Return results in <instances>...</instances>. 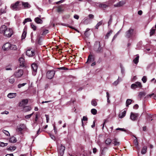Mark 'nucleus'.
<instances>
[{"mask_svg":"<svg viewBox=\"0 0 156 156\" xmlns=\"http://www.w3.org/2000/svg\"><path fill=\"white\" fill-rule=\"evenodd\" d=\"M32 21L29 18H27L23 22V23L24 25L27 22H31Z\"/></svg>","mask_w":156,"mask_h":156,"instance_id":"obj_36","label":"nucleus"},{"mask_svg":"<svg viewBox=\"0 0 156 156\" xmlns=\"http://www.w3.org/2000/svg\"><path fill=\"white\" fill-rule=\"evenodd\" d=\"M54 132L55 133H57V129L55 125L54 126Z\"/></svg>","mask_w":156,"mask_h":156,"instance_id":"obj_59","label":"nucleus"},{"mask_svg":"<svg viewBox=\"0 0 156 156\" xmlns=\"http://www.w3.org/2000/svg\"><path fill=\"white\" fill-rule=\"evenodd\" d=\"M142 87L141 83L139 82H137L132 84L131 86V88L133 89H135L136 88H141Z\"/></svg>","mask_w":156,"mask_h":156,"instance_id":"obj_6","label":"nucleus"},{"mask_svg":"<svg viewBox=\"0 0 156 156\" xmlns=\"http://www.w3.org/2000/svg\"><path fill=\"white\" fill-rule=\"evenodd\" d=\"M147 147L146 146H144L143 147L142 150L141 151V153L142 154H144L146 153L147 152Z\"/></svg>","mask_w":156,"mask_h":156,"instance_id":"obj_29","label":"nucleus"},{"mask_svg":"<svg viewBox=\"0 0 156 156\" xmlns=\"http://www.w3.org/2000/svg\"><path fill=\"white\" fill-rule=\"evenodd\" d=\"M91 112L93 114L95 115L97 114V111L96 109L93 108L91 109Z\"/></svg>","mask_w":156,"mask_h":156,"instance_id":"obj_38","label":"nucleus"},{"mask_svg":"<svg viewBox=\"0 0 156 156\" xmlns=\"http://www.w3.org/2000/svg\"><path fill=\"white\" fill-rule=\"evenodd\" d=\"M116 130H120L122 131H126V130L123 128H117L116 129Z\"/></svg>","mask_w":156,"mask_h":156,"instance_id":"obj_53","label":"nucleus"},{"mask_svg":"<svg viewBox=\"0 0 156 156\" xmlns=\"http://www.w3.org/2000/svg\"><path fill=\"white\" fill-rule=\"evenodd\" d=\"M9 83L11 84H13L15 81V79L14 78L11 77L9 78Z\"/></svg>","mask_w":156,"mask_h":156,"instance_id":"obj_34","label":"nucleus"},{"mask_svg":"<svg viewBox=\"0 0 156 156\" xmlns=\"http://www.w3.org/2000/svg\"><path fill=\"white\" fill-rule=\"evenodd\" d=\"M18 47L17 46L14 44H11L9 42L5 43L3 45L2 49L4 51H8L11 50H16Z\"/></svg>","mask_w":156,"mask_h":156,"instance_id":"obj_2","label":"nucleus"},{"mask_svg":"<svg viewBox=\"0 0 156 156\" xmlns=\"http://www.w3.org/2000/svg\"><path fill=\"white\" fill-rule=\"evenodd\" d=\"M45 116L46 119V122L47 123L48 122L49 120V116L48 115H45Z\"/></svg>","mask_w":156,"mask_h":156,"instance_id":"obj_52","label":"nucleus"},{"mask_svg":"<svg viewBox=\"0 0 156 156\" xmlns=\"http://www.w3.org/2000/svg\"><path fill=\"white\" fill-rule=\"evenodd\" d=\"M138 13L139 15H141L142 13V12L141 10H140L138 11Z\"/></svg>","mask_w":156,"mask_h":156,"instance_id":"obj_62","label":"nucleus"},{"mask_svg":"<svg viewBox=\"0 0 156 156\" xmlns=\"http://www.w3.org/2000/svg\"><path fill=\"white\" fill-rule=\"evenodd\" d=\"M9 141L11 143H14L16 142V140L15 137L12 136L10 138Z\"/></svg>","mask_w":156,"mask_h":156,"instance_id":"obj_25","label":"nucleus"},{"mask_svg":"<svg viewBox=\"0 0 156 156\" xmlns=\"http://www.w3.org/2000/svg\"><path fill=\"white\" fill-rule=\"evenodd\" d=\"M55 73V71L53 70L48 71L46 74L47 77L48 79H51L54 76Z\"/></svg>","mask_w":156,"mask_h":156,"instance_id":"obj_7","label":"nucleus"},{"mask_svg":"<svg viewBox=\"0 0 156 156\" xmlns=\"http://www.w3.org/2000/svg\"><path fill=\"white\" fill-rule=\"evenodd\" d=\"M64 11V8L62 6L60 5L58 6L57 9V11L58 12H62Z\"/></svg>","mask_w":156,"mask_h":156,"instance_id":"obj_22","label":"nucleus"},{"mask_svg":"<svg viewBox=\"0 0 156 156\" xmlns=\"http://www.w3.org/2000/svg\"><path fill=\"white\" fill-rule=\"evenodd\" d=\"M26 127L23 124H21L18 127L17 129V130H18L19 131L21 132L23 129H25Z\"/></svg>","mask_w":156,"mask_h":156,"instance_id":"obj_20","label":"nucleus"},{"mask_svg":"<svg viewBox=\"0 0 156 156\" xmlns=\"http://www.w3.org/2000/svg\"><path fill=\"white\" fill-rule=\"evenodd\" d=\"M134 34V30L130 28L126 33V37L127 38L131 37Z\"/></svg>","mask_w":156,"mask_h":156,"instance_id":"obj_8","label":"nucleus"},{"mask_svg":"<svg viewBox=\"0 0 156 156\" xmlns=\"http://www.w3.org/2000/svg\"><path fill=\"white\" fill-rule=\"evenodd\" d=\"M102 143H98V145L100 147H101V154H104V150L106 149H107V147H104L102 150V148H101V147H102Z\"/></svg>","mask_w":156,"mask_h":156,"instance_id":"obj_27","label":"nucleus"},{"mask_svg":"<svg viewBox=\"0 0 156 156\" xmlns=\"http://www.w3.org/2000/svg\"><path fill=\"white\" fill-rule=\"evenodd\" d=\"M19 61L20 62V65L21 66H24V59L23 58L21 57L19 59Z\"/></svg>","mask_w":156,"mask_h":156,"instance_id":"obj_24","label":"nucleus"},{"mask_svg":"<svg viewBox=\"0 0 156 156\" xmlns=\"http://www.w3.org/2000/svg\"><path fill=\"white\" fill-rule=\"evenodd\" d=\"M139 57V56L137 55L136 57L133 59V62L135 64H136L138 62Z\"/></svg>","mask_w":156,"mask_h":156,"instance_id":"obj_31","label":"nucleus"},{"mask_svg":"<svg viewBox=\"0 0 156 156\" xmlns=\"http://www.w3.org/2000/svg\"><path fill=\"white\" fill-rule=\"evenodd\" d=\"M112 143L115 146H118L120 144V142L119 140L115 138L112 140Z\"/></svg>","mask_w":156,"mask_h":156,"instance_id":"obj_15","label":"nucleus"},{"mask_svg":"<svg viewBox=\"0 0 156 156\" xmlns=\"http://www.w3.org/2000/svg\"><path fill=\"white\" fill-rule=\"evenodd\" d=\"M89 17L90 19H93L94 17V16L91 14L89 15Z\"/></svg>","mask_w":156,"mask_h":156,"instance_id":"obj_54","label":"nucleus"},{"mask_svg":"<svg viewBox=\"0 0 156 156\" xmlns=\"http://www.w3.org/2000/svg\"><path fill=\"white\" fill-rule=\"evenodd\" d=\"M119 79L116 80V81H115L113 83L112 85L115 86H116L119 83Z\"/></svg>","mask_w":156,"mask_h":156,"instance_id":"obj_46","label":"nucleus"},{"mask_svg":"<svg viewBox=\"0 0 156 156\" xmlns=\"http://www.w3.org/2000/svg\"><path fill=\"white\" fill-rule=\"evenodd\" d=\"M138 108V105L137 104L135 105L133 107V108L135 109H137Z\"/></svg>","mask_w":156,"mask_h":156,"instance_id":"obj_55","label":"nucleus"},{"mask_svg":"<svg viewBox=\"0 0 156 156\" xmlns=\"http://www.w3.org/2000/svg\"><path fill=\"white\" fill-rule=\"evenodd\" d=\"M126 111H124L120 113L119 114V117L120 118H122L124 117L126 114Z\"/></svg>","mask_w":156,"mask_h":156,"instance_id":"obj_26","label":"nucleus"},{"mask_svg":"<svg viewBox=\"0 0 156 156\" xmlns=\"http://www.w3.org/2000/svg\"><path fill=\"white\" fill-rule=\"evenodd\" d=\"M146 95V94L144 92H140L138 94V96L140 98L144 97Z\"/></svg>","mask_w":156,"mask_h":156,"instance_id":"obj_30","label":"nucleus"},{"mask_svg":"<svg viewBox=\"0 0 156 156\" xmlns=\"http://www.w3.org/2000/svg\"><path fill=\"white\" fill-rule=\"evenodd\" d=\"M139 116L138 114L131 112L130 115V118L131 120L133 121L136 120Z\"/></svg>","mask_w":156,"mask_h":156,"instance_id":"obj_12","label":"nucleus"},{"mask_svg":"<svg viewBox=\"0 0 156 156\" xmlns=\"http://www.w3.org/2000/svg\"><path fill=\"white\" fill-rule=\"evenodd\" d=\"M112 33V31L110 30L109 32L105 36V38L106 39H108L109 36Z\"/></svg>","mask_w":156,"mask_h":156,"instance_id":"obj_41","label":"nucleus"},{"mask_svg":"<svg viewBox=\"0 0 156 156\" xmlns=\"http://www.w3.org/2000/svg\"><path fill=\"white\" fill-rule=\"evenodd\" d=\"M112 4L110 2H108L106 3H103L100 4L99 5V7L103 9H105L110 6Z\"/></svg>","mask_w":156,"mask_h":156,"instance_id":"obj_14","label":"nucleus"},{"mask_svg":"<svg viewBox=\"0 0 156 156\" xmlns=\"http://www.w3.org/2000/svg\"><path fill=\"white\" fill-rule=\"evenodd\" d=\"M112 22V19L111 18L109 20L108 23V25H109Z\"/></svg>","mask_w":156,"mask_h":156,"instance_id":"obj_60","label":"nucleus"},{"mask_svg":"<svg viewBox=\"0 0 156 156\" xmlns=\"http://www.w3.org/2000/svg\"><path fill=\"white\" fill-rule=\"evenodd\" d=\"M91 105L94 106H96L97 103L96 101L94 100H93L91 102Z\"/></svg>","mask_w":156,"mask_h":156,"instance_id":"obj_39","label":"nucleus"},{"mask_svg":"<svg viewBox=\"0 0 156 156\" xmlns=\"http://www.w3.org/2000/svg\"><path fill=\"white\" fill-rule=\"evenodd\" d=\"M132 100L130 99H128L126 102V106H128L129 105L131 104Z\"/></svg>","mask_w":156,"mask_h":156,"instance_id":"obj_35","label":"nucleus"},{"mask_svg":"<svg viewBox=\"0 0 156 156\" xmlns=\"http://www.w3.org/2000/svg\"><path fill=\"white\" fill-rule=\"evenodd\" d=\"M155 29H152L150 31V35L152 36L155 33Z\"/></svg>","mask_w":156,"mask_h":156,"instance_id":"obj_51","label":"nucleus"},{"mask_svg":"<svg viewBox=\"0 0 156 156\" xmlns=\"http://www.w3.org/2000/svg\"><path fill=\"white\" fill-rule=\"evenodd\" d=\"M8 143H4L3 142H0V146L1 147H4L8 145Z\"/></svg>","mask_w":156,"mask_h":156,"instance_id":"obj_42","label":"nucleus"},{"mask_svg":"<svg viewBox=\"0 0 156 156\" xmlns=\"http://www.w3.org/2000/svg\"><path fill=\"white\" fill-rule=\"evenodd\" d=\"M31 109V107L27 106L24 107L23 110L25 112H27L30 111Z\"/></svg>","mask_w":156,"mask_h":156,"instance_id":"obj_28","label":"nucleus"},{"mask_svg":"<svg viewBox=\"0 0 156 156\" xmlns=\"http://www.w3.org/2000/svg\"><path fill=\"white\" fill-rule=\"evenodd\" d=\"M33 114H34V113L33 112L30 114L28 115H26L25 116V118L26 119H29L31 117V116L33 115Z\"/></svg>","mask_w":156,"mask_h":156,"instance_id":"obj_49","label":"nucleus"},{"mask_svg":"<svg viewBox=\"0 0 156 156\" xmlns=\"http://www.w3.org/2000/svg\"><path fill=\"white\" fill-rule=\"evenodd\" d=\"M5 156H14L13 154H6Z\"/></svg>","mask_w":156,"mask_h":156,"instance_id":"obj_64","label":"nucleus"},{"mask_svg":"<svg viewBox=\"0 0 156 156\" xmlns=\"http://www.w3.org/2000/svg\"><path fill=\"white\" fill-rule=\"evenodd\" d=\"M31 26L32 29L34 30L35 31L36 29V27L35 26L33 23H31Z\"/></svg>","mask_w":156,"mask_h":156,"instance_id":"obj_47","label":"nucleus"},{"mask_svg":"<svg viewBox=\"0 0 156 156\" xmlns=\"http://www.w3.org/2000/svg\"><path fill=\"white\" fill-rule=\"evenodd\" d=\"M97 149L96 148H94L93 149V153L94 154L96 153L97 151Z\"/></svg>","mask_w":156,"mask_h":156,"instance_id":"obj_56","label":"nucleus"},{"mask_svg":"<svg viewBox=\"0 0 156 156\" xmlns=\"http://www.w3.org/2000/svg\"><path fill=\"white\" fill-rule=\"evenodd\" d=\"M27 33V29L25 27L23 29V31L22 35V39H24L26 37Z\"/></svg>","mask_w":156,"mask_h":156,"instance_id":"obj_19","label":"nucleus"},{"mask_svg":"<svg viewBox=\"0 0 156 156\" xmlns=\"http://www.w3.org/2000/svg\"><path fill=\"white\" fill-rule=\"evenodd\" d=\"M91 56H90V55H89L88 56V58L87 59V62H86V63H87L90 60V59H91Z\"/></svg>","mask_w":156,"mask_h":156,"instance_id":"obj_61","label":"nucleus"},{"mask_svg":"<svg viewBox=\"0 0 156 156\" xmlns=\"http://www.w3.org/2000/svg\"><path fill=\"white\" fill-rule=\"evenodd\" d=\"M136 139H135L133 141V143L134 144V145L136 147H137L138 146V142L137 139L135 137Z\"/></svg>","mask_w":156,"mask_h":156,"instance_id":"obj_37","label":"nucleus"},{"mask_svg":"<svg viewBox=\"0 0 156 156\" xmlns=\"http://www.w3.org/2000/svg\"><path fill=\"white\" fill-rule=\"evenodd\" d=\"M11 8L14 10L18 11L22 9L21 5V1H17L15 3L11 4Z\"/></svg>","mask_w":156,"mask_h":156,"instance_id":"obj_3","label":"nucleus"},{"mask_svg":"<svg viewBox=\"0 0 156 156\" xmlns=\"http://www.w3.org/2000/svg\"><path fill=\"white\" fill-rule=\"evenodd\" d=\"M65 149V147L62 145L58 147V152L62 156L63 155Z\"/></svg>","mask_w":156,"mask_h":156,"instance_id":"obj_10","label":"nucleus"},{"mask_svg":"<svg viewBox=\"0 0 156 156\" xmlns=\"http://www.w3.org/2000/svg\"><path fill=\"white\" fill-rule=\"evenodd\" d=\"M26 54L28 56L31 57L34 55L35 53L33 50L31 49H28L26 51Z\"/></svg>","mask_w":156,"mask_h":156,"instance_id":"obj_13","label":"nucleus"},{"mask_svg":"<svg viewBox=\"0 0 156 156\" xmlns=\"http://www.w3.org/2000/svg\"><path fill=\"white\" fill-rule=\"evenodd\" d=\"M32 74L33 75H36L37 71L38 66L35 63H33L31 65Z\"/></svg>","mask_w":156,"mask_h":156,"instance_id":"obj_11","label":"nucleus"},{"mask_svg":"<svg viewBox=\"0 0 156 156\" xmlns=\"http://www.w3.org/2000/svg\"><path fill=\"white\" fill-rule=\"evenodd\" d=\"M16 93H10L8 95L7 97L10 98H12L15 97L16 96Z\"/></svg>","mask_w":156,"mask_h":156,"instance_id":"obj_23","label":"nucleus"},{"mask_svg":"<svg viewBox=\"0 0 156 156\" xmlns=\"http://www.w3.org/2000/svg\"><path fill=\"white\" fill-rule=\"evenodd\" d=\"M112 142L110 138H107L105 141V143L106 144H109Z\"/></svg>","mask_w":156,"mask_h":156,"instance_id":"obj_33","label":"nucleus"},{"mask_svg":"<svg viewBox=\"0 0 156 156\" xmlns=\"http://www.w3.org/2000/svg\"><path fill=\"white\" fill-rule=\"evenodd\" d=\"M16 149V147L15 146H11L7 148V150L11 151H14Z\"/></svg>","mask_w":156,"mask_h":156,"instance_id":"obj_32","label":"nucleus"},{"mask_svg":"<svg viewBox=\"0 0 156 156\" xmlns=\"http://www.w3.org/2000/svg\"><path fill=\"white\" fill-rule=\"evenodd\" d=\"M21 5L22 9H27L30 8V5L28 2H24L21 1Z\"/></svg>","mask_w":156,"mask_h":156,"instance_id":"obj_9","label":"nucleus"},{"mask_svg":"<svg viewBox=\"0 0 156 156\" xmlns=\"http://www.w3.org/2000/svg\"><path fill=\"white\" fill-rule=\"evenodd\" d=\"M154 95V93H152L151 94L148 95L147 96L151 98L152 96H153V95Z\"/></svg>","mask_w":156,"mask_h":156,"instance_id":"obj_63","label":"nucleus"},{"mask_svg":"<svg viewBox=\"0 0 156 156\" xmlns=\"http://www.w3.org/2000/svg\"><path fill=\"white\" fill-rule=\"evenodd\" d=\"M0 33L3 34L6 37H9L13 34V31L12 28H8L7 26L3 25L0 27Z\"/></svg>","mask_w":156,"mask_h":156,"instance_id":"obj_1","label":"nucleus"},{"mask_svg":"<svg viewBox=\"0 0 156 156\" xmlns=\"http://www.w3.org/2000/svg\"><path fill=\"white\" fill-rule=\"evenodd\" d=\"M48 33V30H44L43 32L42 35H45Z\"/></svg>","mask_w":156,"mask_h":156,"instance_id":"obj_48","label":"nucleus"},{"mask_svg":"<svg viewBox=\"0 0 156 156\" xmlns=\"http://www.w3.org/2000/svg\"><path fill=\"white\" fill-rule=\"evenodd\" d=\"M58 69H62V70H67V68H66L65 67H60V68H59Z\"/></svg>","mask_w":156,"mask_h":156,"instance_id":"obj_58","label":"nucleus"},{"mask_svg":"<svg viewBox=\"0 0 156 156\" xmlns=\"http://www.w3.org/2000/svg\"><path fill=\"white\" fill-rule=\"evenodd\" d=\"M142 80L144 83H145L147 81V78L146 76H144L142 79Z\"/></svg>","mask_w":156,"mask_h":156,"instance_id":"obj_45","label":"nucleus"},{"mask_svg":"<svg viewBox=\"0 0 156 156\" xmlns=\"http://www.w3.org/2000/svg\"><path fill=\"white\" fill-rule=\"evenodd\" d=\"M125 3V2L124 1H121L116 4L114 5L115 7H120L123 6Z\"/></svg>","mask_w":156,"mask_h":156,"instance_id":"obj_16","label":"nucleus"},{"mask_svg":"<svg viewBox=\"0 0 156 156\" xmlns=\"http://www.w3.org/2000/svg\"><path fill=\"white\" fill-rule=\"evenodd\" d=\"M2 132L7 136H9L10 135V134L9 132L7 131L3 130Z\"/></svg>","mask_w":156,"mask_h":156,"instance_id":"obj_43","label":"nucleus"},{"mask_svg":"<svg viewBox=\"0 0 156 156\" xmlns=\"http://www.w3.org/2000/svg\"><path fill=\"white\" fill-rule=\"evenodd\" d=\"M94 50L97 53L101 52L102 51V48L101 47L100 42L98 41L95 42L94 46Z\"/></svg>","mask_w":156,"mask_h":156,"instance_id":"obj_4","label":"nucleus"},{"mask_svg":"<svg viewBox=\"0 0 156 156\" xmlns=\"http://www.w3.org/2000/svg\"><path fill=\"white\" fill-rule=\"evenodd\" d=\"M88 119L87 117L85 116H83L82 119V126L83 127L87 123V122H83V121H87Z\"/></svg>","mask_w":156,"mask_h":156,"instance_id":"obj_21","label":"nucleus"},{"mask_svg":"<svg viewBox=\"0 0 156 156\" xmlns=\"http://www.w3.org/2000/svg\"><path fill=\"white\" fill-rule=\"evenodd\" d=\"M23 72L22 69H18L14 72V75L16 78L21 77L23 74Z\"/></svg>","mask_w":156,"mask_h":156,"instance_id":"obj_5","label":"nucleus"},{"mask_svg":"<svg viewBox=\"0 0 156 156\" xmlns=\"http://www.w3.org/2000/svg\"><path fill=\"white\" fill-rule=\"evenodd\" d=\"M39 17H37L35 18L34 21L37 24H42L43 23V21L40 17H41V16H39Z\"/></svg>","mask_w":156,"mask_h":156,"instance_id":"obj_17","label":"nucleus"},{"mask_svg":"<svg viewBox=\"0 0 156 156\" xmlns=\"http://www.w3.org/2000/svg\"><path fill=\"white\" fill-rule=\"evenodd\" d=\"M27 84L26 83H24L22 84H19L18 85V88H20L21 87L24 86L25 85Z\"/></svg>","mask_w":156,"mask_h":156,"instance_id":"obj_44","label":"nucleus"},{"mask_svg":"<svg viewBox=\"0 0 156 156\" xmlns=\"http://www.w3.org/2000/svg\"><path fill=\"white\" fill-rule=\"evenodd\" d=\"M74 18H75V19H76L77 20L79 18V16L77 15H74Z\"/></svg>","mask_w":156,"mask_h":156,"instance_id":"obj_57","label":"nucleus"},{"mask_svg":"<svg viewBox=\"0 0 156 156\" xmlns=\"http://www.w3.org/2000/svg\"><path fill=\"white\" fill-rule=\"evenodd\" d=\"M120 30L114 36L113 38L112 39V41H113L114 40H115L117 37L119 33Z\"/></svg>","mask_w":156,"mask_h":156,"instance_id":"obj_50","label":"nucleus"},{"mask_svg":"<svg viewBox=\"0 0 156 156\" xmlns=\"http://www.w3.org/2000/svg\"><path fill=\"white\" fill-rule=\"evenodd\" d=\"M102 23H103V21L102 20L100 21L96 25V26H95V27H96V28L97 29H98V27L100 26V25H102Z\"/></svg>","mask_w":156,"mask_h":156,"instance_id":"obj_40","label":"nucleus"},{"mask_svg":"<svg viewBox=\"0 0 156 156\" xmlns=\"http://www.w3.org/2000/svg\"><path fill=\"white\" fill-rule=\"evenodd\" d=\"M28 102V100L27 99L23 100L20 103L19 105L20 106H23L27 104Z\"/></svg>","mask_w":156,"mask_h":156,"instance_id":"obj_18","label":"nucleus"}]
</instances>
